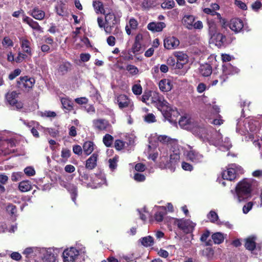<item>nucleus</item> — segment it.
Listing matches in <instances>:
<instances>
[{"instance_id":"obj_1","label":"nucleus","mask_w":262,"mask_h":262,"mask_svg":"<svg viewBox=\"0 0 262 262\" xmlns=\"http://www.w3.org/2000/svg\"><path fill=\"white\" fill-rule=\"evenodd\" d=\"M8 134L6 131L0 132V156H6L14 152L16 141L14 138L7 139L6 135Z\"/></svg>"},{"instance_id":"obj_2","label":"nucleus","mask_w":262,"mask_h":262,"mask_svg":"<svg viewBox=\"0 0 262 262\" xmlns=\"http://www.w3.org/2000/svg\"><path fill=\"white\" fill-rule=\"evenodd\" d=\"M252 191L251 184L246 179L239 182L236 187L235 192L239 202L244 201L251 196Z\"/></svg>"},{"instance_id":"obj_3","label":"nucleus","mask_w":262,"mask_h":262,"mask_svg":"<svg viewBox=\"0 0 262 262\" xmlns=\"http://www.w3.org/2000/svg\"><path fill=\"white\" fill-rule=\"evenodd\" d=\"M59 250L54 247L41 248L39 258L43 262H57Z\"/></svg>"},{"instance_id":"obj_4","label":"nucleus","mask_w":262,"mask_h":262,"mask_svg":"<svg viewBox=\"0 0 262 262\" xmlns=\"http://www.w3.org/2000/svg\"><path fill=\"white\" fill-rule=\"evenodd\" d=\"M180 152L179 150H176L173 154L170 155L169 161L167 160V156L161 157L159 166L162 169H173L176 164L180 161Z\"/></svg>"},{"instance_id":"obj_5","label":"nucleus","mask_w":262,"mask_h":262,"mask_svg":"<svg viewBox=\"0 0 262 262\" xmlns=\"http://www.w3.org/2000/svg\"><path fill=\"white\" fill-rule=\"evenodd\" d=\"M176 223L178 228L186 234L192 232L196 225L191 221L183 219H176Z\"/></svg>"},{"instance_id":"obj_6","label":"nucleus","mask_w":262,"mask_h":262,"mask_svg":"<svg viewBox=\"0 0 262 262\" xmlns=\"http://www.w3.org/2000/svg\"><path fill=\"white\" fill-rule=\"evenodd\" d=\"M163 116L165 119L171 123H176L177 118L179 115L178 111L176 109H173L168 104H166L161 110Z\"/></svg>"},{"instance_id":"obj_7","label":"nucleus","mask_w":262,"mask_h":262,"mask_svg":"<svg viewBox=\"0 0 262 262\" xmlns=\"http://www.w3.org/2000/svg\"><path fill=\"white\" fill-rule=\"evenodd\" d=\"M17 95L18 94L14 91L8 93L6 95V99L13 109L18 110L23 108V104L21 102L17 100Z\"/></svg>"},{"instance_id":"obj_8","label":"nucleus","mask_w":262,"mask_h":262,"mask_svg":"<svg viewBox=\"0 0 262 262\" xmlns=\"http://www.w3.org/2000/svg\"><path fill=\"white\" fill-rule=\"evenodd\" d=\"M79 255V251L74 247L65 249L62 253L63 262H74Z\"/></svg>"},{"instance_id":"obj_9","label":"nucleus","mask_w":262,"mask_h":262,"mask_svg":"<svg viewBox=\"0 0 262 262\" xmlns=\"http://www.w3.org/2000/svg\"><path fill=\"white\" fill-rule=\"evenodd\" d=\"M189 150L187 151L186 158L188 160L194 163H202L204 160V156L199 151L190 147Z\"/></svg>"},{"instance_id":"obj_10","label":"nucleus","mask_w":262,"mask_h":262,"mask_svg":"<svg viewBox=\"0 0 262 262\" xmlns=\"http://www.w3.org/2000/svg\"><path fill=\"white\" fill-rule=\"evenodd\" d=\"M193 125L190 130L194 135L200 138L206 137L208 135L207 130L204 124L195 122Z\"/></svg>"},{"instance_id":"obj_11","label":"nucleus","mask_w":262,"mask_h":262,"mask_svg":"<svg viewBox=\"0 0 262 262\" xmlns=\"http://www.w3.org/2000/svg\"><path fill=\"white\" fill-rule=\"evenodd\" d=\"M151 100L153 103L156 104L158 108L160 110L166 104H168L167 101L164 99L163 96L156 92H152Z\"/></svg>"},{"instance_id":"obj_12","label":"nucleus","mask_w":262,"mask_h":262,"mask_svg":"<svg viewBox=\"0 0 262 262\" xmlns=\"http://www.w3.org/2000/svg\"><path fill=\"white\" fill-rule=\"evenodd\" d=\"M94 128L97 130H109L111 125L108 121L103 119H95L93 121Z\"/></svg>"},{"instance_id":"obj_13","label":"nucleus","mask_w":262,"mask_h":262,"mask_svg":"<svg viewBox=\"0 0 262 262\" xmlns=\"http://www.w3.org/2000/svg\"><path fill=\"white\" fill-rule=\"evenodd\" d=\"M92 179L93 180V186L92 187L93 188H96L104 184H106V181L105 174L101 171L93 175Z\"/></svg>"},{"instance_id":"obj_14","label":"nucleus","mask_w":262,"mask_h":262,"mask_svg":"<svg viewBox=\"0 0 262 262\" xmlns=\"http://www.w3.org/2000/svg\"><path fill=\"white\" fill-rule=\"evenodd\" d=\"M105 24L104 26V30L106 33H111L115 25V14L109 13L105 15Z\"/></svg>"},{"instance_id":"obj_15","label":"nucleus","mask_w":262,"mask_h":262,"mask_svg":"<svg viewBox=\"0 0 262 262\" xmlns=\"http://www.w3.org/2000/svg\"><path fill=\"white\" fill-rule=\"evenodd\" d=\"M179 45V40L174 36H168L164 39V47L167 50L175 49Z\"/></svg>"},{"instance_id":"obj_16","label":"nucleus","mask_w":262,"mask_h":262,"mask_svg":"<svg viewBox=\"0 0 262 262\" xmlns=\"http://www.w3.org/2000/svg\"><path fill=\"white\" fill-rule=\"evenodd\" d=\"M194 121L187 115L182 116L179 120L180 126L186 129L190 130L192 126L194 125Z\"/></svg>"},{"instance_id":"obj_17","label":"nucleus","mask_w":262,"mask_h":262,"mask_svg":"<svg viewBox=\"0 0 262 262\" xmlns=\"http://www.w3.org/2000/svg\"><path fill=\"white\" fill-rule=\"evenodd\" d=\"M40 251V247H28L24 250L23 254H24L27 257L35 258L38 257L39 258Z\"/></svg>"},{"instance_id":"obj_18","label":"nucleus","mask_w":262,"mask_h":262,"mask_svg":"<svg viewBox=\"0 0 262 262\" xmlns=\"http://www.w3.org/2000/svg\"><path fill=\"white\" fill-rule=\"evenodd\" d=\"M235 164H232L231 167H228L222 173V176L224 180L229 181L234 180L236 178V172L234 168Z\"/></svg>"},{"instance_id":"obj_19","label":"nucleus","mask_w":262,"mask_h":262,"mask_svg":"<svg viewBox=\"0 0 262 262\" xmlns=\"http://www.w3.org/2000/svg\"><path fill=\"white\" fill-rule=\"evenodd\" d=\"M244 27L243 21L238 18H234L231 19L229 23V28L235 33L239 32Z\"/></svg>"},{"instance_id":"obj_20","label":"nucleus","mask_w":262,"mask_h":262,"mask_svg":"<svg viewBox=\"0 0 262 262\" xmlns=\"http://www.w3.org/2000/svg\"><path fill=\"white\" fill-rule=\"evenodd\" d=\"M19 86L24 87L25 88H31L34 83L35 80L32 78L28 76L21 77L17 82Z\"/></svg>"},{"instance_id":"obj_21","label":"nucleus","mask_w":262,"mask_h":262,"mask_svg":"<svg viewBox=\"0 0 262 262\" xmlns=\"http://www.w3.org/2000/svg\"><path fill=\"white\" fill-rule=\"evenodd\" d=\"M23 21L27 24L32 29L39 32H42V28L39 26V24L37 21H34L31 18L25 15V14L23 15Z\"/></svg>"},{"instance_id":"obj_22","label":"nucleus","mask_w":262,"mask_h":262,"mask_svg":"<svg viewBox=\"0 0 262 262\" xmlns=\"http://www.w3.org/2000/svg\"><path fill=\"white\" fill-rule=\"evenodd\" d=\"M239 70L232 66L230 63H225L222 65V73L225 76L233 75L238 72Z\"/></svg>"},{"instance_id":"obj_23","label":"nucleus","mask_w":262,"mask_h":262,"mask_svg":"<svg viewBox=\"0 0 262 262\" xmlns=\"http://www.w3.org/2000/svg\"><path fill=\"white\" fill-rule=\"evenodd\" d=\"M28 14L35 19L39 20H42L45 16V12L37 7H35L30 10Z\"/></svg>"},{"instance_id":"obj_24","label":"nucleus","mask_w":262,"mask_h":262,"mask_svg":"<svg viewBox=\"0 0 262 262\" xmlns=\"http://www.w3.org/2000/svg\"><path fill=\"white\" fill-rule=\"evenodd\" d=\"M117 103L119 107L121 110L128 107L130 104V100L129 98L125 95H120L117 97Z\"/></svg>"},{"instance_id":"obj_25","label":"nucleus","mask_w":262,"mask_h":262,"mask_svg":"<svg viewBox=\"0 0 262 262\" xmlns=\"http://www.w3.org/2000/svg\"><path fill=\"white\" fill-rule=\"evenodd\" d=\"M228 77L225 76L222 73L221 74H217L214 73L212 75V80L210 84L212 86L216 85L219 82L222 85L224 82L228 79Z\"/></svg>"},{"instance_id":"obj_26","label":"nucleus","mask_w":262,"mask_h":262,"mask_svg":"<svg viewBox=\"0 0 262 262\" xmlns=\"http://www.w3.org/2000/svg\"><path fill=\"white\" fill-rule=\"evenodd\" d=\"M166 27L164 22H151L148 24L147 29L152 32H161Z\"/></svg>"},{"instance_id":"obj_27","label":"nucleus","mask_w":262,"mask_h":262,"mask_svg":"<svg viewBox=\"0 0 262 262\" xmlns=\"http://www.w3.org/2000/svg\"><path fill=\"white\" fill-rule=\"evenodd\" d=\"M160 90L163 92L170 91L172 88V84L171 81L168 79H163L160 81L159 83Z\"/></svg>"},{"instance_id":"obj_28","label":"nucleus","mask_w":262,"mask_h":262,"mask_svg":"<svg viewBox=\"0 0 262 262\" xmlns=\"http://www.w3.org/2000/svg\"><path fill=\"white\" fill-rule=\"evenodd\" d=\"M20 47L23 51L29 56L32 55V51L30 47V41L25 37L20 38Z\"/></svg>"},{"instance_id":"obj_29","label":"nucleus","mask_w":262,"mask_h":262,"mask_svg":"<svg viewBox=\"0 0 262 262\" xmlns=\"http://www.w3.org/2000/svg\"><path fill=\"white\" fill-rule=\"evenodd\" d=\"M97 159L98 155L94 153L86 161L85 167L90 170L93 169L97 165Z\"/></svg>"},{"instance_id":"obj_30","label":"nucleus","mask_w":262,"mask_h":262,"mask_svg":"<svg viewBox=\"0 0 262 262\" xmlns=\"http://www.w3.org/2000/svg\"><path fill=\"white\" fill-rule=\"evenodd\" d=\"M107 161L110 168L113 171L115 169V156H114V150L113 149H108L106 150Z\"/></svg>"},{"instance_id":"obj_31","label":"nucleus","mask_w":262,"mask_h":262,"mask_svg":"<svg viewBox=\"0 0 262 262\" xmlns=\"http://www.w3.org/2000/svg\"><path fill=\"white\" fill-rule=\"evenodd\" d=\"M200 73L204 77L210 76L212 72V67L210 64H202L199 68Z\"/></svg>"},{"instance_id":"obj_32","label":"nucleus","mask_w":262,"mask_h":262,"mask_svg":"<svg viewBox=\"0 0 262 262\" xmlns=\"http://www.w3.org/2000/svg\"><path fill=\"white\" fill-rule=\"evenodd\" d=\"M212 37L213 38L215 45L217 46L221 47L223 46L226 41V36L221 33L213 34Z\"/></svg>"},{"instance_id":"obj_33","label":"nucleus","mask_w":262,"mask_h":262,"mask_svg":"<svg viewBox=\"0 0 262 262\" xmlns=\"http://www.w3.org/2000/svg\"><path fill=\"white\" fill-rule=\"evenodd\" d=\"M66 188L71 194V196L73 202L76 204V197L77 195V188L73 184H69L66 186Z\"/></svg>"},{"instance_id":"obj_34","label":"nucleus","mask_w":262,"mask_h":262,"mask_svg":"<svg viewBox=\"0 0 262 262\" xmlns=\"http://www.w3.org/2000/svg\"><path fill=\"white\" fill-rule=\"evenodd\" d=\"M201 253L202 255L205 257L208 260H212L214 256V250L211 247L204 249Z\"/></svg>"},{"instance_id":"obj_35","label":"nucleus","mask_w":262,"mask_h":262,"mask_svg":"<svg viewBox=\"0 0 262 262\" xmlns=\"http://www.w3.org/2000/svg\"><path fill=\"white\" fill-rule=\"evenodd\" d=\"M195 20V17L192 15H186L183 17V21L186 27L191 29L193 28V25Z\"/></svg>"},{"instance_id":"obj_36","label":"nucleus","mask_w":262,"mask_h":262,"mask_svg":"<svg viewBox=\"0 0 262 262\" xmlns=\"http://www.w3.org/2000/svg\"><path fill=\"white\" fill-rule=\"evenodd\" d=\"M160 210L155 214V220L158 222H161L163 221L164 216L166 214V207L164 206H159Z\"/></svg>"},{"instance_id":"obj_37","label":"nucleus","mask_w":262,"mask_h":262,"mask_svg":"<svg viewBox=\"0 0 262 262\" xmlns=\"http://www.w3.org/2000/svg\"><path fill=\"white\" fill-rule=\"evenodd\" d=\"M210 235V232L208 230H205L200 237V241L204 243L205 246H211L212 245V241L211 239L207 240Z\"/></svg>"},{"instance_id":"obj_38","label":"nucleus","mask_w":262,"mask_h":262,"mask_svg":"<svg viewBox=\"0 0 262 262\" xmlns=\"http://www.w3.org/2000/svg\"><path fill=\"white\" fill-rule=\"evenodd\" d=\"M173 55L176 58V60L178 61L182 62L184 63H187L188 61V56L186 54L183 52H175Z\"/></svg>"},{"instance_id":"obj_39","label":"nucleus","mask_w":262,"mask_h":262,"mask_svg":"<svg viewBox=\"0 0 262 262\" xmlns=\"http://www.w3.org/2000/svg\"><path fill=\"white\" fill-rule=\"evenodd\" d=\"M139 241L141 245L146 247L152 246L154 244V238L151 236L142 237Z\"/></svg>"},{"instance_id":"obj_40","label":"nucleus","mask_w":262,"mask_h":262,"mask_svg":"<svg viewBox=\"0 0 262 262\" xmlns=\"http://www.w3.org/2000/svg\"><path fill=\"white\" fill-rule=\"evenodd\" d=\"M211 238L215 244H220L224 241V234L221 232H215L212 234Z\"/></svg>"},{"instance_id":"obj_41","label":"nucleus","mask_w":262,"mask_h":262,"mask_svg":"<svg viewBox=\"0 0 262 262\" xmlns=\"http://www.w3.org/2000/svg\"><path fill=\"white\" fill-rule=\"evenodd\" d=\"M245 247L246 248V249L249 250L250 251L254 250L256 247L255 238L254 237H252L247 238L245 244Z\"/></svg>"},{"instance_id":"obj_42","label":"nucleus","mask_w":262,"mask_h":262,"mask_svg":"<svg viewBox=\"0 0 262 262\" xmlns=\"http://www.w3.org/2000/svg\"><path fill=\"white\" fill-rule=\"evenodd\" d=\"M31 189V182L27 181H24L20 182L19 184V189L22 192H27Z\"/></svg>"},{"instance_id":"obj_43","label":"nucleus","mask_w":262,"mask_h":262,"mask_svg":"<svg viewBox=\"0 0 262 262\" xmlns=\"http://www.w3.org/2000/svg\"><path fill=\"white\" fill-rule=\"evenodd\" d=\"M83 149L84 152L86 155H90L94 150L93 143L91 141L85 142L83 144Z\"/></svg>"},{"instance_id":"obj_44","label":"nucleus","mask_w":262,"mask_h":262,"mask_svg":"<svg viewBox=\"0 0 262 262\" xmlns=\"http://www.w3.org/2000/svg\"><path fill=\"white\" fill-rule=\"evenodd\" d=\"M93 7L97 13H104V10L103 8V5L102 3L99 1H93Z\"/></svg>"},{"instance_id":"obj_45","label":"nucleus","mask_w":262,"mask_h":262,"mask_svg":"<svg viewBox=\"0 0 262 262\" xmlns=\"http://www.w3.org/2000/svg\"><path fill=\"white\" fill-rule=\"evenodd\" d=\"M61 102L63 107L68 110H71L73 107V103L68 98H62L61 99Z\"/></svg>"},{"instance_id":"obj_46","label":"nucleus","mask_w":262,"mask_h":262,"mask_svg":"<svg viewBox=\"0 0 262 262\" xmlns=\"http://www.w3.org/2000/svg\"><path fill=\"white\" fill-rule=\"evenodd\" d=\"M174 5L173 0H165L161 4V7L164 9H170L173 8Z\"/></svg>"},{"instance_id":"obj_47","label":"nucleus","mask_w":262,"mask_h":262,"mask_svg":"<svg viewBox=\"0 0 262 262\" xmlns=\"http://www.w3.org/2000/svg\"><path fill=\"white\" fill-rule=\"evenodd\" d=\"M114 138L113 136L109 134H106L103 138V142L105 146H110L113 141Z\"/></svg>"},{"instance_id":"obj_48","label":"nucleus","mask_w":262,"mask_h":262,"mask_svg":"<svg viewBox=\"0 0 262 262\" xmlns=\"http://www.w3.org/2000/svg\"><path fill=\"white\" fill-rule=\"evenodd\" d=\"M90 93V96L93 98L94 100L98 101H100V95L98 93L97 90H96L95 89H94V88H92Z\"/></svg>"},{"instance_id":"obj_49","label":"nucleus","mask_w":262,"mask_h":262,"mask_svg":"<svg viewBox=\"0 0 262 262\" xmlns=\"http://www.w3.org/2000/svg\"><path fill=\"white\" fill-rule=\"evenodd\" d=\"M132 91L136 95H140L142 92V88L140 84H135L132 86Z\"/></svg>"},{"instance_id":"obj_50","label":"nucleus","mask_w":262,"mask_h":262,"mask_svg":"<svg viewBox=\"0 0 262 262\" xmlns=\"http://www.w3.org/2000/svg\"><path fill=\"white\" fill-rule=\"evenodd\" d=\"M144 120L148 123H151L156 122L155 116L152 113H149L144 117Z\"/></svg>"},{"instance_id":"obj_51","label":"nucleus","mask_w":262,"mask_h":262,"mask_svg":"<svg viewBox=\"0 0 262 262\" xmlns=\"http://www.w3.org/2000/svg\"><path fill=\"white\" fill-rule=\"evenodd\" d=\"M40 115L41 117L49 118L51 119L53 118H55L56 116V114L55 112L46 111L43 112H41Z\"/></svg>"},{"instance_id":"obj_52","label":"nucleus","mask_w":262,"mask_h":262,"mask_svg":"<svg viewBox=\"0 0 262 262\" xmlns=\"http://www.w3.org/2000/svg\"><path fill=\"white\" fill-rule=\"evenodd\" d=\"M208 218L210 220L211 223H215L217 221L219 216L214 211H210L208 214Z\"/></svg>"},{"instance_id":"obj_53","label":"nucleus","mask_w":262,"mask_h":262,"mask_svg":"<svg viewBox=\"0 0 262 262\" xmlns=\"http://www.w3.org/2000/svg\"><path fill=\"white\" fill-rule=\"evenodd\" d=\"M126 144H127L126 142L121 140H116V149L121 150L124 148Z\"/></svg>"},{"instance_id":"obj_54","label":"nucleus","mask_w":262,"mask_h":262,"mask_svg":"<svg viewBox=\"0 0 262 262\" xmlns=\"http://www.w3.org/2000/svg\"><path fill=\"white\" fill-rule=\"evenodd\" d=\"M2 45L5 47H12L13 46V41L10 37L6 36L5 37L2 41Z\"/></svg>"},{"instance_id":"obj_55","label":"nucleus","mask_w":262,"mask_h":262,"mask_svg":"<svg viewBox=\"0 0 262 262\" xmlns=\"http://www.w3.org/2000/svg\"><path fill=\"white\" fill-rule=\"evenodd\" d=\"M141 5L144 9H148L154 5V1L153 0H143Z\"/></svg>"},{"instance_id":"obj_56","label":"nucleus","mask_w":262,"mask_h":262,"mask_svg":"<svg viewBox=\"0 0 262 262\" xmlns=\"http://www.w3.org/2000/svg\"><path fill=\"white\" fill-rule=\"evenodd\" d=\"M25 173L29 177L33 176L35 174L34 168L31 166L27 167L24 169Z\"/></svg>"},{"instance_id":"obj_57","label":"nucleus","mask_w":262,"mask_h":262,"mask_svg":"<svg viewBox=\"0 0 262 262\" xmlns=\"http://www.w3.org/2000/svg\"><path fill=\"white\" fill-rule=\"evenodd\" d=\"M47 130L49 134L53 137H56L59 136V130L58 129L54 128H48Z\"/></svg>"},{"instance_id":"obj_58","label":"nucleus","mask_w":262,"mask_h":262,"mask_svg":"<svg viewBox=\"0 0 262 262\" xmlns=\"http://www.w3.org/2000/svg\"><path fill=\"white\" fill-rule=\"evenodd\" d=\"M141 49V45L140 42H135L134 43L132 48V51L135 54L138 53Z\"/></svg>"},{"instance_id":"obj_59","label":"nucleus","mask_w":262,"mask_h":262,"mask_svg":"<svg viewBox=\"0 0 262 262\" xmlns=\"http://www.w3.org/2000/svg\"><path fill=\"white\" fill-rule=\"evenodd\" d=\"M152 91H148L144 92L143 95L142 96L141 100L143 102H146L147 100H148L149 98L151 97Z\"/></svg>"},{"instance_id":"obj_60","label":"nucleus","mask_w":262,"mask_h":262,"mask_svg":"<svg viewBox=\"0 0 262 262\" xmlns=\"http://www.w3.org/2000/svg\"><path fill=\"white\" fill-rule=\"evenodd\" d=\"M21 73V70L19 69H15L13 72H12L9 75V78L10 80H13L15 77L20 75Z\"/></svg>"},{"instance_id":"obj_61","label":"nucleus","mask_w":262,"mask_h":262,"mask_svg":"<svg viewBox=\"0 0 262 262\" xmlns=\"http://www.w3.org/2000/svg\"><path fill=\"white\" fill-rule=\"evenodd\" d=\"M71 64L69 62H66L61 64L59 67V70L62 72H67L70 69Z\"/></svg>"},{"instance_id":"obj_62","label":"nucleus","mask_w":262,"mask_h":262,"mask_svg":"<svg viewBox=\"0 0 262 262\" xmlns=\"http://www.w3.org/2000/svg\"><path fill=\"white\" fill-rule=\"evenodd\" d=\"M27 57V55L20 52L17 54V56L15 57V62L17 63H20Z\"/></svg>"},{"instance_id":"obj_63","label":"nucleus","mask_w":262,"mask_h":262,"mask_svg":"<svg viewBox=\"0 0 262 262\" xmlns=\"http://www.w3.org/2000/svg\"><path fill=\"white\" fill-rule=\"evenodd\" d=\"M22 173L20 172H13L11 175V180L13 182H17L21 179Z\"/></svg>"},{"instance_id":"obj_64","label":"nucleus","mask_w":262,"mask_h":262,"mask_svg":"<svg viewBox=\"0 0 262 262\" xmlns=\"http://www.w3.org/2000/svg\"><path fill=\"white\" fill-rule=\"evenodd\" d=\"M134 178L137 182H143L145 180V176L140 173H136L134 174Z\"/></svg>"}]
</instances>
